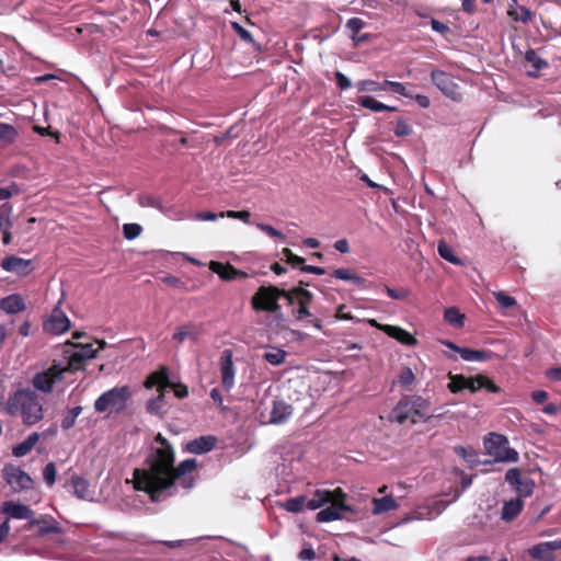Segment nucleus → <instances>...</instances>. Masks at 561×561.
<instances>
[{
  "instance_id": "40",
  "label": "nucleus",
  "mask_w": 561,
  "mask_h": 561,
  "mask_svg": "<svg viewBox=\"0 0 561 561\" xmlns=\"http://www.w3.org/2000/svg\"><path fill=\"white\" fill-rule=\"evenodd\" d=\"M283 507L290 513H299L305 507L307 508V496L306 495H299L295 497L287 499L283 503Z\"/></svg>"
},
{
  "instance_id": "12",
  "label": "nucleus",
  "mask_w": 561,
  "mask_h": 561,
  "mask_svg": "<svg viewBox=\"0 0 561 561\" xmlns=\"http://www.w3.org/2000/svg\"><path fill=\"white\" fill-rule=\"evenodd\" d=\"M232 357V351L227 348L222 351L219 359L221 386L224 390L227 392L230 391L234 386L236 369Z\"/></svg>"
},
{
  "instance_id": "45",
  "label": "nucleus",
  "mask_w": 561,
  "mask_h": 561,
  "mask_svg": "<svg viewBox=\"0 0 561 561\" xmlns=\"http://www.w3.org/2000/svg\"><path fill=\"white\" fill-rule=\"evenodd\" d=\"M287 353L280 348H273L264 354V359L271 365L277 366L285 362Z\"/></svg>"
},
{
  "instance_id": "8",
  "label": "nucleus",
  "mask_w": 561,
  "mask_h": 561,
  "mask_svg": "<svg viewBox=\"0 0 561 561\" xmlns=\"http://www.w3.org/2000/svg\"><path fill=\"white\" fill-rule=\"evenodd\" d=\"M2 472L7 483L14 492L30 490L33 488V479L20 467L5 465Z\"/></svg>"
},
{
  "instance_id": "43",
  "label": "nucleus",
  "mask_w": 561,
  "mask_h": 561,
  "mask_svg": "<svg viewBox=\"0 0 561 561\" xmlns=\"http://www.w3.org/2000/svg\"><path fill=\"white\" fill-rule=\"evenodd\" d=\"M81 412H82V407H75L72 409L67 410V412L65 413V415L61 420V428L65 431L70 430L75 425L76 420L80 415Z\"/></svg>"
},
{
  "instance_id": "39",
  "label": "nucleus",
  "mask_w": 561,
  "mask_h": 561,
  "mask_svg": "<svg viewBox=\"0 0 561 561\" xmlns=\"http://www.w3.org/2000/svg\"><path fill=\"white\" fill-rule=\"evenodd\" d=\"M437 252L439 256L447 262L455 264V265H461V260L454 254V251L450 245L447 244L446 241L440 240L437 244Z\"/></svg>"
},
{
  "instance_id": "16",
  "label": "nucleus",
  "mask_w": 561,
  "mask_h": 561,
  "mask_svg": "<svg viewBox=\"0 0 561 561\" xmlns=\"http://www.w3.org/2000/svg\"><path fill=\"white\" fill-rule=\"evenodd\" d=\"M390 420L399 424L410 421L412 424L417 423L414 417L413 409L409 402L408 396L402 397L390 413Z\"/></svg>"
},
{
  "instance_id": "35",
  "label": "nucleus",
  "mask_w": 561,
  "mask_h": 561,
  "mask_svg": "<svg viewBox=\"0 0 561 561\" xmlns=\"http://www.w3.org/2000/svg\"><path fill=\"white\" fill-rule=\"evenodd\" d=\"M85 362L87 360L82 357L80 353L73 351L68 356L67 365L60 366V369H62V375L67 371L75 373L84 369Z\"/></svg>"
},
{
  "instance_id": "27",
  "label": "nucleus",
  "mask_w": 561,
  "mask_h": 561,
  "mask_svg": "<svg viewBox=\"0 0 561 561\" xmlns=\"http://www.w3.org/2000/svg\"><path fill=\"white\" fill-rule=\"evenodd\" d=\"M335 497V490H316L312 499L307 497V508L314 511L329 504Z\"/></svg>"
},
{
  "instance_id": "17",
  "label": "nucleus",
  "mask_w": 561,
  "mask_h": 561,
  "mask_svg": "<svg viewBox=\"0 0 561 561\" xmlns=\"http://www.w3.org/2000/svg\"><path fill=\"white\" fill-rule=\"evenodd\" d=\"M209 270L217 274L224 280H233L237 278H245L248 274L232 266L230 263H222L218 261L209 262Z\"/></svg>"
},
{
  "instance_id": "21",
  "label": "nucleus",
  "mask_w": 561,
  "mask_h": 561,
  "mask_svg": "<svg viewBox=\"0 0 561 561\" xmlns=\"http://www.w3.org/2000/svg\"><path fill=\"white\" fill-rule=\"evenodd\" d=\"M293 407L284 400H275L270 413V422L273 424L285 423L293 414Z\"/></svg>"
},
{
  "instance_id": "33",
  "label": "nucleus",
  "mask_w": 561,
  "mask_h": 561,
  "mask_svg": "<svg viewBox=\"0 0 561 561\" xmlns=\"http://www.w3.org/2000/svg\"><path fill=\"white\" fill-rule=\"evenodd\" d=\"M365 22L359 18L348 19L345 24V27L350 33V37L355 42L356 45L367 38V35L358 36V33L363 30Z\"/></svg>"
},
{
  "instance_id": "3",
  "label": "nucleus",
  "mask_w": 561,
  "mask_h": 561,
  "mask_svg": "<svg viewBox=\"0 0 561 561\" xmlns=\"http://www.w3.org/2000/svg\"><path fill=\"white\" fill-rule=\"evenodd\" d=\"M131 399V390L128 386L114 387L103 392L94 402V409L99 413H121L127 409Z\"/></svg>"
},
{
  "instance_id": "31",
  "label": "nucleus",
  "mask_w": 561,
  "mask_h": 561,
  "mask_svg": "<svg viewBox=\"0 0 561 561\" xmlns=\"http://www.w3.org/2000/svg\"><path fill=\"white\" fill-rule=\"evenodd\" d=\"M38 440L39 434L37 432L32 433L25 440L12 448V455L18 458L26 456L32 451Z\"/></svg>"
},
{
  "instance_id": "48",
  "label": "nucleus",
  "mask_w": 561,
  "mask_h": 561,
  "mask_svg": "<svg viewBox=\"0 0 561 561\" xmlns=\"http://www.w3.org/2000/svg\"><path fill=\"white\" fill-rule=\"evenodd\" d=\"M517 493L520 496H529L533 494L535 489V481L530 478H524L516 486H515Z\"/></svg>"
},
{
  "instance_id": "37",
  "label": "nucleus",
  "mask_w": 561,
  "mask_h": 561,
  "mask_svg": "<svg viewBox=\"0 0 561 561\" xmlns=\"http://www.w3.org/2000/svg\"><path fill=\"white\" fill-rule=\"evenodd\" d=\"M71 485L73 488V494L81 500L88 499L90 491H89V482L79 476H72L71 477Z\"/></svg>"
},
{
  "instance_id": "15",
  "label": "nucleus",
  "mask_w": 561,
  "mask_h": 561,
  "mask_svg": "<svg viewBox=\"0 0 561 561\" xmlns=\"http://www.w3.org/2000/svg\"><path fill=\"white\" fill-rule=\"evenodd\" d=\"M2 270L19 276H26L34 267L31 260H25L16 255H7L2 259Z\"/></svg>"
},
{
  "instance_id": "41",
  "label": "nucleus",
  "mask_w": 561,
  "mask_h": 561,
  "mask_svg": "<svg viewBox=\"0 0 561 561\" xmlns=\"http://www.w3.org/2000/svg\"><path fill=\"white\" fill-rule=\"evenodd\" d=\"M99 347L94 348L93 344H83V345H75L76 351L82 355V357L88 360L91 358H94L99 351L103 350L106 346V343L104 341H98Z\"/></svg>"
},
{
  "instance_id": "13",
  "label": "nucleus",
  "mask_w": 561,
  "mask_h": 561,
  "mask_svg": "<svg viewBox=\"0 0 561 561\" xmlns=\"http://www.w3.org/2000/svg\"><path fill=\"white\" fill-rule=\"evenodd\" d=\"M70 327V320L59 309H54L51 314L43 323V329L47 333L55 335L66 332Z\"/></svg>"
},
{
  "instance_id": "2",
  "label": "nucleus",
  "mask_w": 561,
  "mask_h": 561,
  "mask_svg": "<svg viewBox=\"0 0 561 561\" xmlns=\"http://www.w3.org/2000/svg\"><path fill=\"white\" fill-rule=\"evenodd\" d=\"M7 412L20 415L26 425H34L43 419V405L39 397L31 390L16 391L7 403Z\"/></svg>"
},
{
  "instance_id": "18",
  "label": "nucleus",
  "mask_w": 561,
  "mask_h": 561,
  "mask_svg": "<svg viewBox=\"0 0 561 561\" xmlns=\"http://www.w3.org/2000/svg\"><path fill=\"white\" fill-rule=\"evenodd\" d=\"M217 444L214 435H204L187 442L185 450L190 454L201 455L211 451Z\"/></svg>"
},
{
  "instance_id": "5",
  "label": "nucleus",
  "mask_w": 561,
  "mask_h": 561,
  "mask_svg": "<svg viewBox=\"0 0 561 561\" xmlns=\"http://www.w3.org/2000/svg\"><path fill=\"white\" fill-rule=\"evenodd\" d=\"M279 295H286L283 288L273 285L260 286L251 298V307L256 312L277 314L282 309Z\"/></svg>"
},
{
  "instance_id": "52",
  "label": "nucleus",
  "mask_w": 561,
  "mask_h": 561,
  "mask_svg": "<svg viewBox=\"0 0 561 561\" xmlns=\"http://www.w3.org/2000/svg\"><path fill=\"white\" fill-rule=\"evenodd\" d=\"M231 28L238 34V36L245 43L254 45V38L252 34L247 31L242 25H240L238 22H231Z\"/></svg>"
},
{
  "instance_id": "54",
  "label": "nucleus",
  "mask_w": 561,
  "mask_h": 561,
  "mask_svg": "<svg viewBox=\"0 0 561 561\" xmlns=\"http://www.w3.org/2000/svg\"><path fill=\"white\" fill-rule=\"evenodd\" d=\"M142 228L138 224H125L123 226V234L127 240H134L141 233Z\"/></svg>"
},
{
  "instance_id": "58",
  "label": "nucleus",
  "mask_w": 561,
  "mask_h": 561,
  "mask_svg": "<svg viewBox=\"0 0 561 561\" xmlns=\"http://www.w3.org/2000/svg\"><path fill=\"white\" fill-rule=\"evenodd\" d=\"M256 227H257V229H260L261 231L265 232L266 234H268L272 238H278L280 240H285V238H286L283 232H280L279 230L275 229L271 225L260 222V224H256Z\"/></svg>"
},
{
  "instance_id": "30",
  "label": "nucleus",
  "mask_w": 561,
  "mask_h": 561,
  "mask_svg": "<svg viewBox=\"0 0 561 561\" xmlns=\"http://www.w3.org/2000/svg\"><path fill=\"white\" fill-rule=\"evenodd\" d=\"M525 60L534 68V70L528 71V76L530 77H538L539 72L549 66L548 61L542 59L535 49H528L525 53Z\"/></svg>"
},
{
  "instance_id": "34",
  "label": "nucleus",
  "mask_w": 561,
  "mask_h": 561,
  "mask_svg": "<svg viewBox=\"0 0 561 561\" xmlns=\"http://www.w3.org/2000/svg\"><path fill=\"white\" fill-rule=\"evenodd\" d=\"M357 103L360 106H363L365 108H368L371 112H376V113L377 112H383V111H390V112L397 111V107L386 105V104L377 101L373 96H362V98L358 99Z\"/></svg>"
},
{
  "instance_id": "49",
  "label": "nucleus",
  "mask_w": 561,
  "mask_h": 561,
  "mask_svg": "<svg viewBox=\"0 0 561 561\" xmlns=\"http://www.w3.org/2000/svg\"><path fill=\"white\" fill-rule=\"evenodd\" d=\"M312 299L302 298L297 301L298 308L297 310H294V314L297 320H302L310 316L309 312V306L311 304Z\"/></svg>"
},
{
  "instance_id": "29",
  "label": "nucleus",
  "mask_w": 561,
  "mask_h": 561,
  "mask_svg": "<svg viewBox=\"0 0 561 561\" xmlns=\"http://www.w3.org/2000/svg\"><path fill=\"white\" fill-rule=\"evenodd\" d=\"M199 328L197 324L188 322L176 328L172 339L179 343H183L186 339L196 341L198 339Z\"/></svg>"
},
{
  "instance_id": "20",
  "label": "nucleus",
  "mask_w": 561,
  "mask_h": 561,
  "mask_svg": "<svg viewBox=\"0 0 561 561\" xmlns=\"http://www.w3.org/2000/svg\"><path fill=\"white\" fill-rule=\"evenodd\" d=\"M169 369L162 366L146 378L144 386L147 389L157 387L158 391H165L169 387Z\"/></svg>"
},
{
  "instance_id": "42",
  "label": "nucleus",
  "mask_w": 561,
  "mask_h": 561,
  "mask_svg": "<svg viewBox=\"0 0 561 561\" xmlns=\"http://www.w3.org/2000/svg\"><path fill=\"white\" fill-rule=\"evenodd\" d=\"M444 319L449 324H453L457 328H461L463 325L465 317L459 312V310L455 307L447 308L444 312Z\"/></svg>"
},
{
  "instance_id": "9",
  "label": "nucleus",
  "mask_w": 561,
  "mask_h": 561,
  "mask_svg": "<svg viewBox=\"0 0 561 561\" xmlns=\"http://www.w3.org/2000/svg\"><path fill=\"white\" fill-rule=\"evenodd\" d=\"M62 378L64 376L60 365L54 363L47 370L37 373L33 377L32 382L35 389L49 393L51 392L54 385L57 381L62 380Z\"/></svg>"
},
{
  "instance_id": "25",
  "label": "nucleus",
  "mask_w": 561,
  "mask_h": 561,
  "mask_svg": "<svg viewBox=\"0 0 561 561\" xmlns=\"http://www.w3.org/2000/svg\"><path fill=\"white\" fill-rule=\"evenodd\" d=\"M26 309L23 297L19 294L9 295L2 298V311L7 314H14Z\"/></svg>"
},
{
  "instance_id": "24",
  "label": "nucleus",
  "mask_w": 561,
  "mask_h": 561,
  "mask_svg": "<svg viewBox=\"0 0 561 561\" xmlns=\"http://www.w3.org/2000/svg\"><path fill=\"white\" fill-rule=\"evenodd\" d=\"M411 408L413 409L414 417L419 420L430 419L431 403L427 399L421 396H408Z\"/></svg>"
},
{
  "instance_id": "19",
  "label": "nucleus",
  "mask_w": 561,
  "mask_h": 561,
  "mask_svg": "<svg viewBox=\"0 0 561 561\" xmlns=\"http://www.w3.org/2000/svg\"><path fill=\"white\" fill-rule=\"evenodd\" d=\"M2 513L11 518L27 520H31L35 515V512L30 506L13 501L2 503Z\"/></svg>"
},
{
  "instance_id": "61",
  "label": "nucleus",
  "mask_w": 561,
  "mask_h": 561,
  "mask_svg": "<svg viewBox=\"0 0 561 561\" xmlns=\"http://www.w3.org/2000/svg\"><path fill=\"white\" fill-rule=\"evenodd\" d=\"M415 377L411 368L403 367L399 375V382L402 386H410L414 381Z\"/></svg>"
},
{
  "instance_id": "44",
  "label": "nucleus",
  "mask_w": 561,
  "mask_h": 561,
  "mask_svg": "<svg viewBox=\"0 0 561 561\" xmlns=\"http://www.w3.org/2000/svg\"><path fill=\"white\" fill-rule=\"evenodd\" d=\"M18 137L19 133L13 126L2 123V151L5 146L14 144Z\"/></svg>"
},
{
  "instance_id": "1",
  "label": "nucleus",
  "mask_w": 561,
  "mask_h": 561,
  "mask_svg": "<svg viewBox=\"0 0 561 561\" xmlns=\"http://www.w3.org/2000/svg\"><path fill=\"white\" fill-rule=\"evenodd\" d=\"M174 460L172 445L158 433L145 459V467L134 470V488L146 492L152 502L160 501L162 493L170 489L169 472Z\"/></svg>"
},
{
  "instance_id": "28",
  "label": "nucleus",
  "mask_w": 561,
  "mask_h": 561,
  "mask_svg": "<svg viewBox=\"0 0 561 561\" xmlns=\"http://www.w3.org/2000/svg\"><path fill=\"white\" fill-rule=\"evenodd\" d=\"M524 502L520 497H515L504 502L501 518L505 522L515 519L523 511Z\"/></svg>"
},
{
  "instance_id": "11",
  "label": "nucleus",
  "mask_w": 561,
  "mask_h": 561,
  "mask_svg": "<svg viewBox=\"0 0 561 561\" xmlns=\"http://www.w3.org/2000/svg\"><path fill=\"white\" fill-rule=\"evenodd\" d=\"M37 528L36 535L45 537L49 534H61L62 528L60 524L51 515H42L38 518H32L24 525L25 530Z\"/></svg>"
},
{
  "instance_id": "22",
  "label": "nucleus",
  "mask_w": 561,
  "mask_h": 561,
  "mask_svg": "<svg viewBox=\"0 0 561 561\" xmlns=\"http://www.w3.org/2000/svg\"><path fill=\"white\" fill-rule=\"evenodd\" d=\"M380 331L405 346H414L417 343L410 332L397 325L386 324L380 328Z\"/></svg>"
},
{
  "instance_id": "59",
  "label": "nucleus",
  "mask_w": 561,
  "mask_h": 561,
  "mask_svg": "<svg viewBox=\"0 0 561 561\" xmlns=\"http://www.w3.org/2000/svg\"><path fill=\"white\" fill-rule=\"evenodd\" d=\"M518 468H511L506 471L505 480L514 488L523 480Z\"/></svg>"
},
{
  "instance_id": "14",
  "label": "nucleus",
  "mask_w": 561,
  "mask_h": 561,
  "mask_svg": "<svg viewBox=\"0 0 561 561\" xmlns=\"http://www.w3.org/2000/svg\"><path fill=\"white\" fill-rule=\"evenodd\" d=\"M442 344L458 353L463 360L467 362H485L491 358L490 351L472 350L468 347H460L451 341H442Z\"/></svg>"
},
{
  "instance_id": "7",
  "label": "nucleus",
  "mask_w": 561,
  "mask_h": 561,
  "mask_svg": "<svg viewBox=\"0 0 561 561\" xmlns=\"http://www.w3.org/2000/svg\"><path fill=\"white\" fill-rule=\"evenodd\" d=\"M330 506L321 510L317 514V520L319 523H328L342 518L343 511H350L351 508L346 505V494L341 488L335 489V497L329 503Z\"/></svg>"
},
{
  "instance_id": "57",
  "label": "nucleus",
  "mask_w": 561,
  "mask_h": 561,
  "mask_svg": "<svg viewBox=\"0 0 561 561\" xmlns=\"http://www.w3.org/2000/svg\"><path fill=\"white\" fill-rule=\"evenodd\" d=\"M394 135L398 137L410 136L412 134V127L407 123L405 119L399 118L393 129Z\"/></svg>"
},
{
  "instance_id": "6",
  "label": "nucleus",
  "mask_w": 561,
  "mask_h": 561,
  "mask_svg": "<svg viewBox=\"0 0 561 561\" xmlns=\"http://www.w3.org/2000/svg\"><path fill=\"white\" fill-rule=\"evenodd\" d=\"M488 453L497 461H517L518 453L508 447L507 438L501 434L491 433L484 440Z\"/></svg>"
},
{
  "instance_id": "53",
  "label": "nucleus",
  "mask_w": 561,
  "mask_h": 561,
  "mask_svg": "<svg viewBox=\"0 0 561 561\" xmlns=\"http://www.w3.org/2000/svg\"><path fill=\"white\" fill-rule=\"evenodd\" d=\"M220 218L228 217L233 219H240L245 224L250 222L251 214L248 210H228L219 213Z\"/></svg>"
},
{
  "instance_id": "55",
  "label": "nucleus",
  "mask_w": 561,
  "mask_h": 561,
  "mask_svg": "<svg viewBox=\"0 0 561 561\" xmlns=\"http://www.w3.org/2000/svg\"><path fill=\"white\" fill-rule=\"evenodd\" d=\"M282 253L286 260V262L291 266V267H299L300 264L305 263V259L299 256V255H296L295 253H293V251L288 248H284L282 250Z\"/></svg>"
},
{
  "instance_id": "62",
  "label": "nucleus",
  "mask_w": 561,
  "mask_h": 561,
  "mask_svg": "<svg viewBox=\"0 0 561 561\" xmlns=\"http://www.w3.org/2000/svg\"><path fill=\"white\" fill-rule=\"evenodd\" d=\"M386 293L391 299H397V300H404L408 298V296L410 294V291L405 288L393 289L390 287H386Z\"/></svg>"
},
{
  "instance_id": "63",
  "label": "nucleus",
  "mask_w": 561,
  "mask_h": 561,
  "mask_svg": "<svg viewBox=\"0 0 561 561\" xmlns=\"http://www.w3.org/2000/svg\"><path fill=\"white\" fill-rule=\"evenodd\" d=\"M335 83L340 90H346L352 87L351 80L341 71L334 73Z\"/></svg>"
},
{
  "instance_id": "56",
  "label": "nucleus",
  "mask_w": 561,
  "mask_h": 561,
  "mask_svg": "<svg viewBox=\"0 0 561 561\" xmlns=\"http://www.w3.org/2000/svg\"><path fill=\"white\" fill-rule=\"evenodd\" d=\"M56 466L54 462H48L43 469V478L47 485L51 486L56 481Z\"/></svg>"
},
{
  "instance_id": "4",
  "label": "nucleus",
  "mask_w": 561,
  "mask_h": 561,
  "mask_svg": "<svg viewBox=\"0 0 561 561\" xmlns=\"http://www.w3.org/2000/svg\"><path fill=\"white\" fill-rule=\"evenodd\" d=\"M448 378L450 379V382L447 385V388L451 393H458L465 389H468L471 392H477L484 388L492 393H497L501 390L493 380L481 374L467 378L461 374L455 375L453 373H448Z\"/></svg>"
},
{
  "instance_id": "50",
  "label": "nucleus",
  "mask_w": 561,
  "mask_h": 561,
  "mask_svg": "<svg viewBox=\"0 0 561 561\" xmlns=\"http://www.w3.org/2000/svg\"><path fill=\"white\" fill-rule=\"evenodd\" d=\"M356 88L358 92H377L381 91V82H377L374 80H359L356 82Z\"/></svg>"
},
{
  "instance_id": "26",
  "label": "nucleus",
  "mask_w": 561,
  "mask_h": 561,
  "mask_svg": "<svg viewBox=\"0 0 561 561\" xmlns=\"http://www.w3.org/2000/svg\"><path fill=\"white\" fill-rule=\"evenodd\" d=\"M507 15L516 22L528 23L534 18V12L524 5H519L518 1L510 2Z\"/></svg>"
},
{
  "instance_id": "23",
  "label": "nucleus",
  "mask_w": 561,
  "mask_h": 561,
  "mask_svg": "<svg viewBox=\"0 0 561 561\" xmlns=\"http://www.w3.org/2000/svg\"><path fill=\"white\" fill-rule=\"evenodd\" d=\"M197 467V461L194 458H188L183 461H181L176 467L174 463L172 465V469H170L169 478L170 481V488H172L178 479H181L183 476H185L188 472H192Z\"/></svg>"
},
{
  "instance_id": "60",
  "label": "nucleus",
  "mask_w": 561,
  "mask_h": 561,
  "mask_svg": "<svg viewBox=\"0 0 561 561\" xmlns=\"http://www.w3.org/2000/svg\"><path fill=\"white\" fill-rule=\"evenodd\" d=\"M168 388L173 389L174 396L179 399H184L188 396V388L182 382L175 383L170 380Z\"/></svg>"
},
{
  "instance_id": "46",
  "label": "nucleus",
  "mask_w": 561,
  "mask_h": 561,
  "mask_svg": "<svg viewBox=\"0 0 561 561\" xmlns=\"http://www.w3.org/2000/svg\"><path fill=\"white\" fill-rule=\"evenodd\" d=\"M550 553L548 549L547 542H540L535 545L531 549H529V554L535 559H546L547 561H552L553 557L550 554L549 558L546 556Z\"/></svg>"
},
{
  "instance_id": "64",
  "label": "nucleus",
  "mask_w": 561,
  "mask_h": 561,
  "mask_svg": "<svg viewBox=\"0 0 561 561\" xmlns=\"http://www.w3.org/2000/svg\"><path fill=\"white\" fill-rule=\"evenodd\" d=\"M431 26H432L433 31H435L444 36L451 32L450 27L447 24H445L436 19L431 20Z\"/></svg>"
},
{
  "instance_id": "36",
  "label": "nucleus",
  "mask_w": 561,
  "mask_h": 561,
  "mask_svg": "<svg viewBox=\"0 0 561 561\" xmlns=\"http://www.w3.org/2000/svg\"><path fill=\"white\" fill-rule=\"evenodd\" d=\"M158 396L151 398L146 404V411L153 415H162L164 412L165 391H158Z\"/></svg>"
},
{
  "instance_id": "51",
  "label": "nucleus",
  "mask_w": 561,
  "mask_h": 561,
  "mask_svg": "<svg viewBox=\"0 0 561 561\" xmlns=\"http://www.w3.org/2000/svg\"><path fill=\"white\" fill-rule=\"evenodd\" d=\"M493 295L503 309H508L517 305V301L514 297L508 296L503 291H495Z\"/></svg>"
},
{
  "instance_id": "32",
  "label": "nucleus",
  "mask_w": 561,
  "mask_h": 561,
  "mask_svg": "<svg viewBox=\"0 0 561 561\" xmlns=\"http://www.w3.org/2000/svg\"><path fill=\"white\" fill-rule=\"evenodd\" d=\"M399 504L391 495L373 499V513L376 515L397 510Z\"/></svg>"
},
{
  "instance_id": "10",
  "label": "nucleus",
  "mask_w": 561,
  "mask_h": 561,
  "mask_svg": "<svg viewBox=\"0 0 561 561\" xmlns=\"http://www.w3.org/2000/svg\"><path fill=\"white\" fill-rule=\"evenodd\" d=\"M432 82L448 98L454 101L461 99L459 85L453 80L451 76L442 70L431 72Z\"/></svg>"
},
{
  "instance_id": "47",
  "label": "nucleus",
  "mask_w": 561,
  "mask_h": 561,
  "mask_svg": "<svg viewBox=\"0 0 561 561\" xmlns=\"http://www.w3.org/2000/svg\"><path fill=\"white\" fill-rule=\"evenodd\" d=\"M304 285L308 286L309 284L300 280L298 286L293 287L291 289L287 290V293H289L297 301L302 298L313 299L312 293L304 288Z\"/></svg>"
},
{
  "instance_id": "38",
  "label": "nucleus",
  "mask_w": 561,
  "mask_h": 561,
  "mask_svg": "<svg viewBox=\"0 0 561 561\" xmlns=\"http://www.w3.org/2000/svg\"><path fill=\"white\" fill-rule=\"evenodd\" d=\"M332 276L337 279L351 282L358 286H362L365 283V278L355 274L350 268H337L332 273Z\"/></svg>"
}]
</instances>
